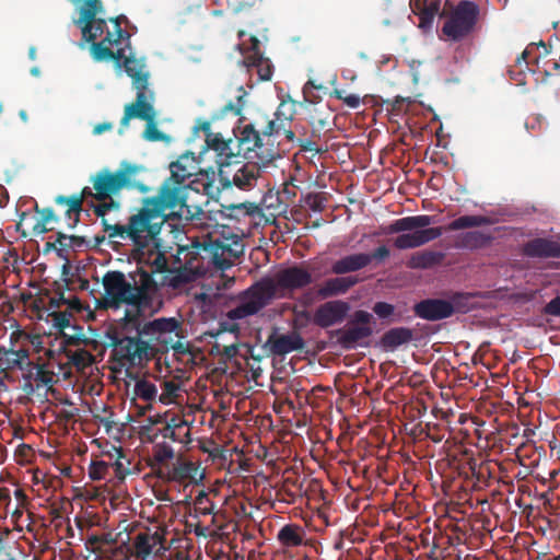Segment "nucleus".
<instances>
[{"label": "nucleus", "instance_id": "1", "mask_svg": "<svg viewBox=\"0 0 560 560\" xmlns=\"http://www.w3.org/2000/svg\"><path fill=\"white\" fill-rule=\"evenodd\" d=\"M313 282L312 275L299 266L279 270L273 277H264L242 291L235 306L228 313L231 319H244L258 314L275 299H282L287 291L303 289Z\"/></svg>", "mask_w": 560, "mask_h": 560}, {"label": "nucleus", "instance_id": "2", "mask_svg": "<svg viewBox=\"0 0 560 560\" xmlns=\"http://www.w3.org/2000/svg\"><path fill=\"white\" fill-rule=\"evenodd\" d=\"M104 308L118 310L122 305L132 306L136 312H142L153 307L159 285L151 273L142 267L129 272L128 278L122 271H107L103 276Z\"/></svg>", "mask_w": 560, "mask_h": 560}, {"label": "nucleus", "instance_id": "3", "mask_svg": "<svg viewBox=\"0 0 560 560\" xmlns=\"http://www.w3.org/2000/svg\"><path fill=\"white\" fill-rule=\"evenodd\" d=\"M167 215H161L143 199L142 207L131 214L126 224L106 223L104 221V232L109 240L120 238L129 241L137 250H142L150 245L158 246L156 240Z\"/></svg>", "mask_w": 560, "mask_h": 560}, {"label": "nucleus", "instance_id": "4", "mask_svg": "<svg viewBox=\"0 0 560 560\" xmlns=\"http://www.w3.org/2000/svg\"><path fill=\"white\" fill-rule=\"evenodd\" d=\"M434 222L432 215L419 214L397 219L393 221L385 230L386 234H396L401 232L394 240V246L397 249L417 248L425 245L443 234L442 228H430Z\"/></svg>", "mask_w": 560, "mask_h": 560}, {"label": "nucleus", "instance_id": "5", "mask_svg": "<svg viewBox=\"0 0 560 560\" xmlns=\"http://www.w3.org/2000/svg\"><path fill=\"white\" fill-rule=\"evenodd\" d=\"M144 170L142 165L132 164L127 161H122L116 172H110L107 168L101 170L91 179L94 198L96 200H106L124 188H136L142 192L148 191V187L138 180V175Z\"/></svg>", "mask_w": 560, "mask_h": 560}, {"label": "nucleus", "instance_id": "6", "mask_svg": "<svg viewBox=\"0 0 560 560\" xmlns=\"http://www.w3.org/2000/svg\"><path fill=\"white\" fill-rule=\"evenodd\" d=\"M264 126V121L256 119L242 128L240 136L234 139L237 156L244 155L249 160L257 159L264 165L279 156L273 145V136H265Z\"/></svg>", "mask_w": 560, "mask_h": 560}, {"label": "nucleus", "instance_id": "7", "mask_svg": "<svg viewBox=\"0 0 560 560\" xmlns=\"http://www.w3.org/2000/svg\"><path fill=\"white\" fill-rule=\"evenodd\" d=\"M188 186H182L180 182L165 178L159 188L158 195L147 197L144 200L161 215L171 219H189L191 212L187 205L189 195Z\"/></svg>", "mask_w": 560, "mask_h": 560}, {"label": "nucleus", "instance_id": "8", "mask_svg": "<svg viewBox=\"0 0 560 560\" xmlns=\"http://www.w3.org/2000/svg\"><path fill=\"white\" fill-rule=\"evenodd\" d=\"M121 328V331H115L109 335V345L113 348L112 359L120 366H137L149 361L152 358V346L144 341L138 332L130 335Z\"/></svg>", "mask_w": 560, "mask_h": 560}, {"label": "nucleus", "instance_id": "9", "mask_svg": "<svg viewBox=\"0 0 560 560\" xmlns=\"http://www.w3.org/2000/svg\"><path fill=\"white\" fill-rule=\"evenodd\" d=\"M122 322L124 330L127 332H138L144 341H149V346L152 343L167 345L168 341H172L171 334L175 332V336L178 337L177 330L180 328L179 322L174 317H161L150 322H142L140 312L132 313L127 311Z\"/></svg>", "mask_w": 560, "mask_h": 560}, {"label": "nucleus", "instance_id": "10", "mask_svg": "<svg viewBox=\"0 0 560 560\" xmlns=\"http://www.w3.org/2000/svg\"><path fill=\"white\" fill-rule=\"evenodd\" d=\"M112 28L106 27L100 42L88 40L91 43L90 52L95 61H115L116 66H120L125 55V48H130V34L122 30L117 23V19H109Z\"/></svg>", "mask_w": 560, "mask_h": 560}, {"label": "nucleus", "instance_id": "11", "mask_svg": "<svg viewBox=\"0 0 560 560\" xmlns=\"http://www.w3.org/2000/svg\"><path fill=\"white\" fill-rule=\"evenodd\" d=\"M480 15L479 5L469 0L459 1L450 12L442 33L447 39L460 42L470 36L477 26Z\"/></svg>", "mask_w": 560, "mask_h": 560}, {"label": "nucleus", "instance_id": "12", "mask_svg": "<svg viewBox=\"0 0 560 560\" xmlns=\"http://www.w3.org/2000/svg\"><path fill=\"white\" fill-rule=\"evenodd\" d=\"M39 339L38 336H32L25 331L16 330L10 336L11 348L0 347V373L10 371H22L24 377L32 376L33 362L30 360V350L25 343L34 345V340Z\"/></svg>", "mask_w": 560, "mask_h": 560}, {"label": "nucleus", "instance_id": "13", "mask_svg": "<svg viewBox=\"0 0 560 560\" xmlns=\"http://www.w3.org/2000/svg\"><path fill=\"white\" fill-rule=\"evenodd\" d=\"M153 100L154 97H148L140 94L139 96H136L135 102L127 104L125 106L118 132L121 135L129 126L130 119L138 118L147 122L143 131V138L145 140L152 142L165 140L166 136L158 129L155 124L156 112L152 104Z\"/></svg>", "mask_w": 560, "mask_h": 560}, {"label": "nucleus", "instance_id": "14", "mask_svg": "<svg viewBox=\"0 0 560 560\" xmlns=\"http://www.w3.org/2000/svg\"><path fill=\"white\" fill-rule=\"evenodd\" d=\"M372 314L366 311H355L347 325L334 331L337 343L345 350L362 346L373 334Z\"/></svg>", "mask_w": 560, "mask_h": 560}, {"label": "nucleus", "instance_id": "15", "mask_svg": "<svg viewBox=\"0 0 560 560\" xmlns=\"http://www.w3.org/2000/svg\"><path fill=\"white\" fill-rule=\"evenodd\" d=\"M469 294L454 293L451 301L442 299H425L415 304L413 312L416 316L425 320H441L451 317L456 307L464 306L463 301H468Z\"/></svg>", "mask_w": 560, "mask_h": 560}, {"label": "nucleus", "instance_id": "16", "mask_svg": "<svg viewBox=\"0 0 560 560\" xmlns=\"http://www.w3.org/2000/svg\"><path fill=\"white\" fill-rule=\"evenodd\" d=\"M203 249L211 254L212 262L217 268L226 270L243 255L244 246L238 241L226 243L217 238L205 243Z\"/></svg>", "mask_w": 560, "mask_h": 560}, {"label": "nucleus", "instance_id": "17", "mask_svg": "<svg viewBox=\"0 0 560 560\" xmlns=\"http://www.w3.org/2000/svg\"><path fill=\"white\" fill-rule=\"evenodd\" d=\"M258 163H247L238 167L232 175L224 168H219V182L223 188H230L233 185L242 190H249L257 184L260 168Z\"/></svg>", "mask_w": 560, "mask_h": 560}, {"label": "nucleus", "instance_id": "18", "mask_svg": "<svg viewBox=\"0 0 560 560\" xmlns=\"http://www.w3.org/2000/svg\"><path fill=\"white\" fill-rule=\"evenodd\" d=\"M103 11L101 0H84L80 10V21L84 23L82 35L85 40H94L102 36L106 27V20L97 19L96 14Z\"/></svg>", "mask_w": 560, "mask_h": 560}, {"label": "nucleus", "instance_id": "19", "mask_svg": "<svg viewBox=\"0 0 560 560\" xmlns=\"http://www.w3.org/2000/svg\"><path fill=\"white\" fill-rule=\"evenodd\" d=\"M242 62L249 72L255 70L260 81L271 80L273 66L260 51V42L256 36H250V46L246 49Z\"/></svg>", "mask_w": 560, "mask_h": 560}, {"label": "nucleus", "instance_id": "20", "mask_svg": "<svg viewBox=\"0 0 560 560\" xmlns=\"http://www.w3.org/2000/svg\"><path fill=\"white\" fill-rule=\"evenodd\" d=\"M304 346L305 342L300 332L293 330L288 334H279L277 329L272 330L265 343L270 354L275 357H283L290 352L300 351Z\"/></svg>", "mask_w": 560, "mask_h": 560}, {"label": "nucleus", "instance_id": "21", "mask_svg": "<svg viewBox=\"0 0 560 560\" xmlns=\"http://www.w3.org/2000/svg\"><path fill=\"white\" fill-rule=\"evenodd\" d=\"M349 310L350 305L348 302L342 300L328 301L316 308L313 322L320 328H328L342 323Z\"/></svg>", "mask_w": 560, "mask_h": 560}, {"label": "nucleus", "instance_id": "22", "mask_svg": "<svg viewBox=\"0 0 560 560\" xmlns=\"http://www.w3.org/2000/svg\"><path fill=\"white\" fill-rule=\"evenodd\" d=\"M124 66L128 77L132 79V85L137 91L136 96L143 94V96L154 97V93L149 89V72L144 70L145 65L141 59L135 57V55H124L120 68Z\"/></svg>", "mask_w": 560, "mask_h": 560}, {"label": "nucleus", "instance_id": "23", "mask_svg": "<svg viewBox=\"0 0 560 560\" xmlns=\"http://www.w3.org/2000/svg\"><path fill=\"white\" fill-rule=\"evenodd\" d=\"M295 114V104L289 101H281L277 110L275 112L273 119H264V135L277 136L284 127H290Z\"/></svg>", "mask_w": 560, "mask_h": 560}, {"label": "nucleus", "instance_id": "24", "mask_svg": "<svg viewBox=\"0 0 560 560\" xmlns=\"http://www.w3.org/2000/svg\"><path fill=\"white\" fill-rule=\"evenodd\" d=\"M207 147L217 154L219 168L229 167L232 159L237 158L234 139L225 140L220 133L208 135Z\"/></svg>", "mask_w": 560, "mask_h": 560}, {"label": "nucleus", "instance_id": "25", "mask_svg": "<svg viewBox=\"0 0 560 560\" xmlns=\"http://www.w3.org/2000/svg\"><path fill=\"white\" fill-rule=\"evenodd\" d=\"M523 254L532 258H560V243L536 237L524 244Z\"/></svg>", "mask_w": 560, "mask_h": 560}, {"label": "nucleus", "instance_id": "26", "mask_svg": "<svg viewBox=\"0 0 560 560\" xmlns=\"http://www.w3.org/2000/svg\"><path fill=\"white\" fill-rule=\"evenodd\" d=\"M168 479L179 483L198 485L203 479V474L196 463L179 458L170 470Z\"/></svg>", "mask_w": 560, "mask_h": 560}, {"label": "nucleus", "instance_id": "27", "mask_svg": "<svg viewBox=\"0 0 560 560\" xmlns=\"http://www.w3.org/2000/svg\"><path fill=\"white\" fill-rule=\"evenodd\" d=\"M171 175L167 179L180 182L182 186H188L190 189V178L196 174L195 158L186 153L180 155L175 162L170 164Z\"/></svg>", "mask_w": 560, "mask_h": 560}, {"label": "nucleus", "instance_id": "28", "mask_svg": "<svg viewBox=\"0 0 560 560\" xmlns=\"http://www.w3.org/2000/svg\"><path fill=\"white\" fill-rule=\"evenodd\" d=\"M360 282L357 276L335 277L325 280L317 290L320 299H328L346 294L351 288Z\"/></svg>", "mask_w": 560, "mask_h": 560}, {"label": "nucleus", "instance_id": "29", "mask_svg": "<svg viewBox=\"0 0 560 560\" xmlns=\"http://www.w3.org/2000/svg\"><path fill=\"white\" fill-rule=\"evenodd\" d=\"M413 14L419 16V27L430 30L441 10V0H410Z\"/></svg>", "mask_w": 560, "mask_h": 560}, {"label": "nucleus", "instance_id": "30", "mask_svg": "<svg viewBox=\"0 0 560 560\" xmlns=\"http://www.w3.org/2000/svg\"><path fill=\"white\" fill-rule=\"evenodd\" d=\"M162 538L159 533L142 532L139 533L132 542L131 553L136 560H147L153 549L161 545Z\"/></svg>", "mask_w": 560, "mask_h": 560}, {"label": "nucleus", "instance_id": "31", "mask_svg": "<svg viewBox=\"0 0 560 560\" xmlns=\"http://www.w3.org/2000/svg\"><path fill=\"white\" fill-rule=\"evenodd\" d=\"M368 267V256L365 253H354L346 255L331 265V272L337 276L351 273Z\"/></svg>", "mask_w": 560, "mask_h": 560}, {"label": "nucleus", "instance_id": "32", "mask_svg": "<svg viewBox=\"0 0 560 560\" xmlns=\"http://www.w3.org/2000/svg\"><path fill=\"white\" fill-rule=\"evenodd\" d=\"M492 236L482 231H469L460 233L455 238V247L462 249H478L487 246Z\"/></svg>", "mask_w": 560, "mask_h": 560}, {"label": "nucleus", "instance_id": "33", "mask_svg": "<svg viewBox=\"0 0 560 560\" xmlns=\"http://www.w3.org/2000/svg\"><path fill=\"white\" fill-rule=\"evenodd\" d=\"M305 539V530L298 524H285L277 534V540L283 548L302 546Z\"/></svg>", "mask_w": 560, "mask_h": 560}, {"label": "nucleus", "instance_id": "34", "mask_svg": "<svg viewBox=\"0 0 560 560\" xmlns=\"http://www.w3.org/2000/svg\"><path fill=\"white\" fill-rule=\"evenodd\" d=\"M445 258V254L435 250H421L411 255L408 267L411 269H429L441 265Z\"/></svg>", "mask_w": 560, "mask_h": 560}, {"label": "nucleus", "instance_id": "35", "mask_svg": "<svg viewBox=\"0 0 560 560\" xmlns=\"http://www.w3.org/2000/svg\"><path fill=\"white\" fill-rule=\"evenodd\" d=\"M200 246V243H194L190 246H178L176 254L173 256V264L196 271L199 267L198 261Z\"/></svg>", "mask_w": 560, "mask_h": 560}, {"label": "nucleus", "instance_id": "36", "mask_svg": "<svg viewBox=\"0 0 560 560\" xmlns=\"http://www.w3.org/2000/svg\"><path fill=\"white\" fill-rule=\"evenodd\" d=\"M411 339L412 330L410 328L395 327L382 336L381 342L384 348L394 350L404 343H408Z\"/></svg>", "mask_w": 560, "mask_h": 560}, {"label": "nucleus", "instance_id": "37", "mask_svg": "<svg viewBox=\"0 0 560 560\" xmlns=\"http://www.w3.org/2000/svg\"><path fill=\"white\" fill-rule=\"evenodd\" d=\"M231 219L241 220L242 218H255L261 214V209L255 202H240L224 206Z\"/></svg>", "mask_w": 560, "mask_h": 560}, {"label": "nucleus", "instance_id": "38", "mask_svg": "<svg viewBox=\"0 0 560 560\" xmlns=\"http://www.w3.org/2000/svg\"><path fill=\"white\" fill-rule=\"evenodd\" d=\"M195 271L173 264V267L171 268V271L167 272V276H165V279L167 280L168 285L177 289L183 284L192 281L195 279Z\"/></svg>", "mask_w": 560, "mask_h": 560}, {"label": "nucleus", "instance_id": "39", "mask_svg": "<svg viewBox=\"0 0 560 560\" xmlns=\"http://www.w3.org/2000/svg\"><path fill=\"white\" fill-rule=\"evenodd\" d=\"M489 218L485 215H463L453 220L448 225V231H458L469 228L482 226L489 224Z\"/></svg>", "mask_w": 560, "mask_h": 560}, {"label": "nucleus", "instance_id": "40", "mask_svg": "<svg viewBox=\"0 0 560 560\" xmlns=\"http://www.w3.org/2000/svg\"><path fill=\"white\" fill-rule=\"evenodd\" d=\"M66 355L69 359V362L80 371L94 363L93 354L85 349L68 350Z\"/></svg>", "mask_w": 560, "mask_h": 560}, {"label": "nucleus", "instance_id": "41", "mask_svg": "<svg viewBox=\"0 0 560 560\" xmlns=\"http://www.w3.org/2000/svg\"><path fill=\"white\" fill-rule=\"evenodd\" d=\"M93 197L94 192L90 187H84L79 195H72V196H57L55 201L57 205H65L70 206V210H82L83 201L86 197Z\"/></svg>", "mask_w": 560, "mask_h": 560}, {"label": "nucleus", "instance_id": "42", "mask_svg": "<svg viewBox=\"0 0 560 560\" xmlns=\"http://www.w3.org/2000/svg\"><path fill=\"white\" fill-rule=\"evenodd\" d=\"M113 452L114 453L109 454V456L115 457L116 459L110 464V467H114L115 474L119 479H124L130 474V460L126 458L121 447L113 446Z\"/></svg>", "mask_w": 560, "mask_h": 560}, {"label": "nucleus", "instance_id": "43", "mask_svg": "<svg viewBox=\"0 0 560 560\" xmlns=\"http://www.w3.org/2000/svg\"><path fill=\"white\" fill-rule=\"evenodd\" d=\"M31 369V366L28 368ZM25 380L33 378L36 382L37 387L50 386L54 383V373L46 370L44 364H36L33 362L32 376L24 377Z\"/></svg>", "mask_w": 560, "mask_h": 560}, {"label": "nucleus", "instance_id": "44", "mask_svg": "<svg viewBox=\"0 0 560 560\" xmlns=\"http://www.w3.org/2000/svg\"><path fill=\"white\" fill-rule=\"evenodd\" d=\"M135 394L145 401H152L158 395V388L153 383L142 378L136 382Z\"/></svg>", "mask_w": 560, "mask_h": 560}, {"label": "nucleus", "instance_id": "45", "mask_svg": "<svg viewBox=\"0 0 560 560\" xmlns=\"http://www.w3.org/2000/svg\"><path fill=\"white\" fill-rule=\"evenodd\" d=\"M283 131L285 139L289 142H298V145L302 151L305 152H319V149L316 148V144L314 141L307 139V138H296V131L290 129L289 127H284V129H281Z\"/></svg>", "mask_w": 560, "mask_h": 560}, {"label": "nucleus", "instance_id": "46", "mask_svg": "<svg viewBox=\"0 0 560 560\" xmlns=\"http://www.w3.org/2000/svg\"><path fill=\"white\" fill-rule=\"evenodd\" d=\"M100 203L93 206V211L96 217L101 218L102 226L104 228V221L109 223L105 218L106 213L110 210L119 209L120 205L118 201H115L113 198H107L106 200H98Z\"/></svg>", "mask_w": 560, "mask_h": 560}, {"label": "nucleus", "instance_id": "47", "mask_svg": "<svg viewBox=\"0 0 560 560\" xmlns=\"http://www.w3.org/2000/svg\"><path fill=\"white\" fill-rule=\"evenodd\" d=\"M372 310L381 319H388L390 323L398 320V318L394 317L395 306L393 304L387 302H376Z\"/></svg>", "mask_w": 560, "mask_h": 560}, {"label": "nucleus", "instance_id": "48", "mask_svg": "<svg viewBox=\"0 0 560 560\" xmlns=\"http://www.w3.org/2000/svg\"><path fill=\"white\" fill-rule=\"evenodd\" d=\"M110 467V464L98 460V462H92L89 467V477L91 480H102L106 477L108 469Z\"/></svg>", "mask_w": 560, "mask_h": 560}, {"label": "nucleus", "instance_id": "49", "mask_svg": "<svg viewBox=\"0 0 560 560\" xmlns=\"http://www.w3.org/2000/svg\"><path fill=\"white\" fill-rule=\"evenodd\" d=\"M171 271L167 258L164 253L156 252L153 260L151 261V271H148L153 277V273H167Z\"/></svg>", "mask_w": 560, "mask_h": 560}, {"label": "nucleus", "instance_id": "50", "mask_svg": "<svg viewBox=\"0 0 560 560\" xmlns=\"http://www.w3.org/2000/svg\"><path fill=\"white\" fill-rule=\"evenodd\" d=\"M174 457V450L166 443H159L153 447V458L159 463L163 464Z\"/></svg>", "mask_w": 560, "mask_h": 560}, {"label": "nucleus", "instance_id": "51", "mask_svg": "<svg viewBox=\"0 0 560 560\" xmlns=\"http://www.w3.org/2000/svg\"><path fill=\"white\" fill-rule=\"evenodd\" d=\"M51 316L52 325L58 328L59 331H63L65 328L70 326V319L72 314L68 311H54L49 314Z\"/></svg>", "mask_w": 560, "mask_h": 560}, {"label": "nucleus", "instance_id": "52", "mask_svg": "<svg viewBox=\"0 0 560 560\" xmlns=\"http://www.w3.org/2000/svg\"><path fill=\"white\" fill-rule=\"evenodd\" d=\"M240 95H237V102L236 103H228L223 108L222 112L226 114L228 112L233 113L234 115H241L243 107H244V97L246 95V91L243 86L238 88Z\"/></svg>", "mask_w": 560, "mask_h": 560}, {"label": "nucleus", "instance_id": "53", "mask_svg": "<svg viewBox=\"0 0 560 560\" xmlns=\"http://www.w3.org/2000/svg\"><path fill=\"white\" fill-rule=\"evenodd\" d=\"M365 255L368 256V266H370L373 260H375L377 264L384 261L389 257L390 250L387 246L381 245L376 247L372 253H365Z\"/></svg>", "mask_w": 560, "mask_h": 560}, {"label": "nucleus", "instance_id": "54", "mask_svg": "<svg viewBox=\"0 0 560 560\" xmlns=\"http://www.w3.org/2000/svg\"><path fill=\"white\" fill-rule=\"evenodd\" d=\"M295 196V186L292 182H285L283 188L278 192V199L285 205L292 202Z\"/></svg>", "mask_w": 560, "mask_h": 560}, {"label": "nucleus", "instance_id": "55", "mask_svg": "<svg viewBox=\"0 0 560 560\" xmlns=\"http://www.w3.org/2000/svg\"><path fill=\"white\" fill-rule=\"evenodd\" d=\"M230 311L231 310H229L226 312V314ZM226 318H228V320H222V322L219 323V329H218V331L215 334H211L212 336H219L220 334H223V332H232L235 336L238 335V332H240V325L234 323L235 319L229 318L228 315H226Z\"/></svg>", "mask_w": 560, "mask_h": 560}, {"label": "nucleus", "instance_id": "56", "mask_svg": "<svg viewBox=\"0 0 560 560\" xmlns=\"http://www.w3.org/2000/svg\"><path fill=\"white\" fill-rule=\"evenodd\" d=\"M213 351H217V353L221 354L226 360H232L238 354V345L232 343L228 346H221L219 343H215L213 346Z\"/></svg>", "mask_w": 560, "mask_h": 560}, {"label": "nucleus", "instance_id": "57", "mask_svg": "<svg viewBox=\"0 0 560 560\" xmlns=\"http://www.w3.org/2000/svg\"><path fill=\"white\" fill-rule=\"evenodd\" d=\"M307 207L314 212H322L325 209L324 198L320 194H310L305 199Z\"/></svg>", "mask_w": 560, "mask_h": 560}, {"label": "nucleus", "instance_id": "58", "mask_svg": "<svg viewBox=\"0 0 560 560\" xmlns=\"http://www.w3.org/2000/svg\"><path fill=\"white\" fill-rule=\"evenodd\" d=\"M542 314L560 317V295H557L544 306Z\"/></svg>", "mask_w": 560, "mask_h": 560}, {"label": "nucleus", "instance_id": "59", "mask_svg": "<svg viewBox=\"0 0 560 560\" xmlns=\"http://www.w3.org/2000/svg\"><path fill=\"white\" fill-rule=\"evenodd\" d=\"M196 503L200 506V510L203 514H210L212 512L213 505L210 503L208 494L206 492H200L196 498Z\"/></svg>", "mask_w": 560, "mask_h": 560}, {"label": "nucleus", "instance_id": "60", "mask_svg": "<svg viewBox=\"0 0 560 560\" xmlns=\"http://www.w3.org/2000/svg\"><path fill=\"white\" fill-rule=\"evenodd\" d=\"M35 211L40 214V219L44 223L58 222V218L56 217L52 208H43L39 209L38 206H35Z\"/></svg>", "mask_w": 560, "mask_h": 560}, {"label": "nucleus", "instance_id": "61", "mask_svg": "<svg viewBox=\"0 0 560 560\" xmlns=\"http://www.w3.org/2000/svg\"><path fill=\"white\" fill-rule=\"evenodd\" d=\"M178 389V386L174 384L173 382H166L164 393L162 396H160V400L165 402L167 398L175 395L176 390Z\"/></svg>", "mask_w": 560, "mask_h": 560}, {"label": "nucleus", "instance_id": "62", "mask_svg": "<svg viewBox=\"0 0 560 560\" xmlns=\"http://www.w3.org/2000/svg\"><path fill=\"white\" fill-rule=\"evenodd\" d=\"M175 421L176 419H173L172 423H167L166 427L163 429L162 435L165 439H172L173 441H177L175 428L178 427L179 424H176Z\"/></svg>", "mask_w": 560, "mask_h": 560}, {"label": "nucleus", "instance_id": "63", "mask_svg": "<svg viewBox=\"0 0 560 560\" xmlns=\"http://www.w3.org/2000/svg\"><path fill=\"white\" fill-rule=\"evenodd\" d=\"M66 301H67L66 305H67L68 310L75 311V312L80 313L84 308L80 299L77 296L66 298Z\"/></svg>", "mask_w": 560, "mask_h": 560}, {"label": "nucleus", "instance_id": "64", "mask_svg": "<svg viewBox=\"0 0 560 560\" xmlns=\"http://www.w3.org/2000/svg\"><path fill=\"white\" fill-rule=\"evenodd\" d=\"M66 296L63 292L59 291L57 292V295L51 298L49 301V307L50 308H59L62 305H66Z\"/></svg>", "mask_w": 560, "mask_h": 560}]
</instances>
